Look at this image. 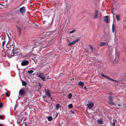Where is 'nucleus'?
Wrapping results in <instances>:
<instances>
[{
  "mask_svg": "<svg viewBox=\"0 0 126 126\" xmlns=\"http://www.w3.org/2000/svg\"><path fill=\"white\" fill-rule=\"evenodd\" d=\"M116 96H113L112 95H110L109 96L108 98V103L111 106H112L113 105L115 106V103L113 101L114 99H115V98H113L114 97H116Z\"/></svg>",
  "mask_w": 126,
  "mask_h": 126,
  "instance_id": "1",
  "label": "nucleus"
},
{
  "mask_svg": "<svg viewBox=\"0 0 126 126\" xmlns=\"http://www.w3.org/2000/svg\"><path fill=\"white\" fill-rule=\"evenodd\" d=\"M116 96H113L112 95H110L109 96L108 98V103L111 106H112L113 105L115 106V103L113 101L114 99H115V98H113L114 97H116Z\"/></svg>",
  "mask_w": 126,
  "mask_h": 126,
  "instance_id": "2",
  "label": "nucleus"
},
{
  "mask_svg": "<svg viewBox=\"0 0 126 126\" xmlns=\"http://www.w3.org/2000/svg\"><path fill=\"white\" fill-rule=\"evenodd\" d=\"M12 46L13 48L15 46L13 40L10 39L6 44V47L7 48H9L11 47Z\"/></svg>",
  "mask_w": 126,
  "mask_h": 126,
  "instance_id": "3",
  "label": "nucleus"
},
{
  "mask_svg": "<svg viewBox=\"0 0 126 126\" xmlns=\"http://www.w3.org/2000/svg\"><path fill=\"white\" fill-rule=\"evenodd\" d=\"M38 77L40 78L43 81H45L46 80L45 78H46V76L47 75H45L43 72H40L39 74H37Z\"/></svg>",
  "mask_w": 126,
  "mask_h": 126,
  "instance_id": "4",
  "label": "nucleus"
},
{
  "mask_svg": "<svg viewBox=\"0 0 126 126\" xmlns=\"http://www.w3.org/2000/svg\"><path fill=\"white\" fill-rule=\"evenodd\" d=\"M26 91H28V89L26 88L25 89L22 88L21 89L19 92V94L20 95H22L24 94Z\"/></svg>",
  "mask_w": 126,
  "mask_h": 126,
  "instance_id": "5",
  "label": "nucleus"
},
{
  "mask_svg": "<svg viewBox=\"0 0 126 126\" xmlns=\"http://www.w3.org/2000/svg\"><path fill=\"white\" fill-rule=\"evenodd\" d=\"M19 10L21 13L23 15H24L25 14L26 11L25 7L23 6L21 8H20Z\"/></svg>",
  "mask_w": 126,
  "mask_h": 126,
  "instance_id": "6",
  "label": "nucleus"
},
{
  "mask_svg": "<svg viewBox=\"0 0 126 126\" xmlns=\"http://www.w3.org/2000/svg\"><path fill=\"white\" fill-rule=\"evenodd\" d=\"M51 91L49 89H47L46 90V92L45 95L47 97H50L51 99H52V97H51V94H50Z\"/></svg>",
  "mask_w": 126,
  "mask_h": 126,
  "instance_id": "7",
  "label": "nucleus"
},
{
  "mask_svg": "<svg viewBox=\"0 0 126 126\" xmlns=\"http://www.w3.org/2000/svg\"><path fill=\"white\" fill-rule=\"evenodd\" d=\"M80 40L79 38H77L75 40L73 41L72 42L69 43L68 44L69 46H71L74 44L77 43Z\"/></svg>",
  "mask_w": 126,
  "mask_h": 126,
  "instance_id": "8",
  "label": "nucleus"
},
{
  "mask_svg": "<svg viewBox=\"0 0 126 126\" xmlns=\"http://www.w3.org/2000/svg\"><path fill=\"white\" fill-rule=\"evenodd\" d=\"M101 75L102 77H105L107 78L109 80H111V81H112H112L114 82H115L113 83H116V84H117L115 82H118V81H117L116 80L111 79L110 78H109V77L107 76H106L103 74H102Z\"/></svg>",
  "mask_w": 126,
  "mask_h": 126,
  "instance_id": "9",
  "label": "nucleus"
},
{
  "mask_svg": "<svg viewBox=\"0 0 126 126\" xmlns=\"http://www.w3.org/2000/svg\"><path fill=\"white\" fill-rule=\"evenodd\" d=\"M29 63V62L27 60H23L21 63L22 66H25L27 65Z\"/></svg>",
  "mask_w": 126,
  "mask_h": 126,
  "instance_id": "10",
  "label": "nucleus"
},
{
  "mask_svg": "<svg viewBox=\"0 0 126 126\" xmlns=\"http://www.w3.org/2000/svg\"><path fill=\"white\" fill-rule=\"evenodd\" d=\"M89 109H91L94 105V104L92 102H90L87 105Z\"/></svg>",
  "mask_w": 126,
  "mask_h": 126,
  "instance_id": "11",
  "label": "nucleus"
},
{
  "mask_svg": "<svg viewBox=\"0 0 126 126\" xmlns=\"http://www.w3.org/2000/svg\"><path fill=\"white\" fill-rule=\"evenodd\" d=\"M13 51L12 52L13 56H15L17 55L18 54V52L17 50H16L15 49H13Z\"/></svg>",
  "mask_w": 126,
  "mask_h": 126,
  "instance_id": "12",
  "label": "nucleus"
},
{
  "mask_svg": "<svg viewBox=\"0 0 126 126\" xmlns=\"http://www.w3.org/2000/svg\"><path fill=\"white\" fill-rule=\"evenodd\" d=\"M95 15L94 17V18H97L98 16V11L97 10H95Z\"/></svg>",
  "mask_w": 126,
  "mask_h": 126,
  "instance_id": "13",
  "label": "nucleus"
},
{
  "mask_svg": "<svg viewBox=\"0 0 126 126\" xmlns=\"http://www.w3.org/2000/svg\"><path fill=\"white\" fill-rule=\"evenodd\" d=\"M16 27L17 29V32L18 34L19 35H20V34L21 31V28L20 27L18 26H16Z\"/></svg>",
  "mask_w": 126,
  "mask_h": 126,
  "instance_id": "14",
  "label": "nucleus"
},
{
  "mask_svg": "<svg viewBox=\"0 0 126 126\" xmlns=\"http://www.w3.org/2000/svg\"><path fill=\"white\" fill-rule=\"evenodd\" d=\"M79 85L81 86L82 87H83L84 85V83L83 82H82L81 81H79L78 83Z\"/></svg>",
  "mask_w": 126,
  "mask_h": 126,
  "instance_id": "15",
  "label": "nucleus"
},
{
  "mask_svg": "<svg viewBox=\"0 0 126 126\" xmlns=\"http://www.w3.org/2000/svg\"><path fill=\"white\" fill-rule=\"evenodd\" d=\"M97 122L99 124H102L103 123V121L101 119H98L97 120Z\"/></svg>",
  "mask_w": 126,
  "mask_h": 126,
  "instance_id": "16",
  "label": "nucleus"
},
{
  "mask_svg": "<svg viewBox=\"0 0 126 126\" xmlns=\"http://www.w3.org/2000/svg\"><path fill=\"white\" fill-rule=\"evenodd\" d=\"M106 44V43L104 42H102L99 44V46H105Z\"/></svg>",
  "mask_w": 126,
  "mask_h": 126,
  "instance_id": "17",
  "label": "nucleus"
},
{
  "mask_svg": "<svg viewBox=\"0 0 126 126\" xmlns=\"http://www.w3.org/2000/svg\"><path fill=\"white\" fill-rule=\"evenodd\" d=\"M60 107V105L58 103L56 105V109L58 110Z\"/></svg>",
  "mask_w": 126,
  "mask_h": 126,
  "instance_id": "18",
  "label": "nucleus"
},
{
  "mask_svg": "<svg viewBox=\"0 0 126 126\" xmlns=\"http://www.w3.org/2000/svg\"><path fill=\"white\" fill-rule=\"evenodd\" d=\"M48 120L49 121H50L52 120V117L51 116H48L47 117Z\"/></svg>",
  "mask_w": 126,
  "mask_h": 126,
  "instance_id": "19",
  "label": "nucleus"
},
{
  "mask_svg": "<svg viewBox=\"0 0 126 126\" xmlns=\"http://www.w3.org/2000/svg\"><path fill=\"white\" fill-rule=\"evenodd\" d=\"M22 86H26L27 84L26 82L24 81H22Z\"/></svg>",
  "mask_w": 126,
  "mask_h": 126,
  "instance_id": "20",
  "label": "nucleus"
},
{
  "mask_svg": "<svg viewBox=\"0 0 126 126\" xmlns=\"http://www.w3.org/2000/svg\"><path fill=\"white\" fill-rule=\"evenodd\" d=\"M72 94L71 93H69L68 96H67V98H68L69 99L71 98L72 97Z\"/></svg>",
  "mask_w": 126,
  "mask_h": 126,
  "instance_id": "21",
  "label": "nucleus"
},
{
  "mask_svg": "<svg viewBox=\"0 0 126 126\" xmlns=\"http://www.w3.org/2000/svg\"><path fill=\"white\" fill-rule=\"evenodd\" d=\"M105 16L106 17V18L105 19V22H106L107 23L109 22V20L107 18V16Z\"/></svg>",
  "mask_w": 126,
  "mask_h": 126,
  "instance_id": "22",
  "label": "nucleus"
},
{
  "mask_svg": "<svg viewBox=\"0 0 126 126\" xmlns=\"http://www.w3.org/2000/svg\"><path fill=\"white\" fill-rule=\"evenodd\" d=\"M116 17L118 21L120 20V15H116Z\"/></svg>",
  "mask_w": 126,
  "mask_h": 126,
  "instance_id": "23",
  "label": "nucleus"
},
{
  "mask_svg": "<svg viewBox=\"0 0 126 126\" xmlns=\"http://www.w3.org/2000/svg\"><path fill=\"white\" fill-rule=\"evenodd\" d=\"M73 105L72 104H69L68 105V107L70 109H71L73 108Z\"/></svg>",
  "mask_w": 126,
  "mask_h": 126,
  "instance_id": "24",
  "label": "nucleus"
},
{
  "mask_svg": "<svg viewBox=\"0 0 126 126\" xmlns=\"http://www.w3.org/2000/svg\"><path fill=\"white\" fill-rule=\"evenodd\" d=\"M113 122L112 124L113 126H115V124L116 120L115 119H113Z\"/></svg>",
  "mask_w": 126,
  "mask_h": 126,
  "instance_id": "25",
  "label": "nucleus"
},
{
  "mask_svg": "<svg viewBox=\"0 0 126 126\" xmlns=\"http://www.w3.org/2000/svg\"><path fill=\"white\" fill-rule=\"evenodd\" d=\"M112 32H114L115 30L114 26V25L113 24L112 25Z\"/></svg>",
  "mask_w": 126,
  "mask_h": 126,
  "instance_id": "26",
  "label": "nucleus"
},
{
  "mask_svg": "<svg viewBox=\"0 0 126 126\" xmlns=\"http://www.w3.org/2000/svg\"><path fill=\"white\" fill-rule=\"evenodd\" d=\"M39 89H41L42 86V84L41 83H39Z\"/></svg>",
  "mask_w": 126,
  "mask_h": 126,
  "instance_id": "27",
  "label": "nucleus"
},
{
  "mask_svg": "<svg viewBox=\"0 0 126 126\" xmlns=\"http://www.w3.org/2000/svg\"><path fill=\"white\" fill-rule=\"evenodd\" d=\"M33 70H30L28 71H27V72L29 74H31L33 73Z\"/></svg>",
  "mask_w": 126,
  "mask_h": 126,
  "instance_id": "28",
  "label": "nucleus"
},
{
  "mask_svg": "<svg viewBox=\"0 0 126 126\" xmlns=\"http://www.w3.org/2000/svg\"><path fill=\"white\" fill-rule=\"evenodd\" d=\"M5 94L6 95V96L7 97H9L10 96V94L8 93L7 92H6L5 93Z\"/></svg>",
  "mask_w": 126,
  "mask_h": 126,
  "instance_id": "29",
  "label": "nucleus"
},
{
  "mask_svg": "<svg viewBox=\"0 0 126 126\" xmlns=\"http://www.w3.org/2000/svg\"><path fill=\"white\" fill-rule=\"evenodd\" d=\"M88 46L90 47V48L91 50H93V48L92 46H91L90 45H89Z\"/></svg>",
  "mask_w": 126,
  "mask_h": 126,
  "instance_id": "30",
  "label": "nucleus"
},
{
  "mask_svg": "<svg viewBox=\"0 0 126 126\" xmlns=\"http://www.w3.org/2000/svg\"><path fill=\"white\" fill-rule=\"evenodd\" d=\"M3 107V104L1 102L0 103V108H1Z\"/></svg>",
  "mask_w": 126,
  "mask_h": 126,
  "instance_id": "31",
  "label": "nucleus"
},
{
  "mask_svg": "<svg viewBox=\"0 0 126 126\" xmlns=\"http://www.w3.org/2000/svg\"><path fill=\"white\" fill-rule=\"evenodd\" d=\"M75 31V30H73L71 31H70L69 32L70 33H72L74 32Z\"/></svg>",
  "mask_w": 126,
  "mask_h": 126,
  "instance_id": "32",
  "label": "nucleus"
},
{
  "mask_svg": "<svg viewBox=\"0 0 126 126\" xmlns=\"http://www.w3.org/2000/svg\"><path fill=\"white\" fill-rule=\"evenodd\" d=\"M70 112L72 114H75V112L74 111L72 110H71V111H70Z\"/></svg>",
  "mask_w": 126,
  "mask_h": 126,
  "instance_id": "33",
  "label": "nucleus"
},
{
  "mask_svg": "<svg viewBox=\"0 0 126 126\" xmlns=\"http://www.w3.org/2000/svg\"><path fill=\"white\" fill-rule=\"evenodd\" d=\"M5 41H3V42L2 43V46L3 47V46H4V45L5 44Z\"/></svg>",
  "mask_w": 126,
  "mask_h": 126,
  "instance_id": "34",
  "label": "nucleus"
},
{
  "mask_svg": "<svg viewBox=\"0 0 126 126\" xmlns=\"http://www.w3.org/2000/svg\"><path fill=\"white\" fill-rule=\"evenodd\" d=\"M3 116L1 115H0V119H3Z\"/></svg>",
  "mask_w": 126,
  "mask_h": 126,
  "instance_id": "35",
  "label": "nucleus"
},
{
  "mask_svg": "<svg viewBox=\"0 0 126 126\" xmlns=\"http://www.w3.org/2000/svg\"><path fill=\"white\" fill-rule=\"evenodd\" d=\"M1 38L2 40H4L5 39V37H4L3 36V37H1Z\"/></svg>",
  "mask_w": 126,
  "mask_h": 126,
  "instance_id": "36",
  "label": "nucleus"
},
{
  "mask_svg": "<svg viewBox=\"0 0 126 126\" xmlns=\"http://www.w3.org/2000/svg\"><path fill=\"white\" fill-rule=\"evenodd\" d=\"M23 118H24V121H25L26 120V117H23Z\"/></svg>",
  "mask_w": 126,
  "mask_h": 126,
  "instance_id": "37",
  "label": "nucleus"
},
{
  "mask_svg": "<svg viewBox=\"0 0 126 126\" xmlns=\"http://www.w3.org/2000/svg\"><path fill=\"white\" fill-rule=\"evenodd\" d=\"M43 97L44 98L46 99V98L47 97L46 96V95H45V96H43Z\"/></svg>",
  "mask_w": 126,
  "mask_h": 126,
  "instance_id": "38",
  "label": "nucleus"
},
{
  "mask_svg": "<svg viewBox=\"0 0 126 126\" xmlns=\"http://www.w3.org/2000/svg\"><path fill=\"white\" fill-rule=\"evenodd\" d=\"M43 24H44L45 23V21H43Z\"/></svg>",
  "mask_w": 126,
  "mask_h": 126,
  "instance_id": "39",
  "label": "nucleus"
},
{
  "mask_svg": "<svg viewBox=\"0 0 126 126\" xmlns=\"http://www.w3.org/2000/svg\"><path fill=\"white\" fill-rule=\"evenodd\" d=\"M84 89L85 90H86L87 89V88H86V86H84Z\"/></svg>",
  "mask_w": 126,
  "mask_h": 126,
  "instance_id": "40",
  "label": "nucleus"
},
{
  "mask_svg": "<svg viewBox=\"0 0 126 126\" xmlns=\"http://www.w3.org/2000/svg\"><path fill=\"white\" fill-rule=\"evenodd\" d=\"M45 102H46L47 103H48V100H47L46 99L45 101Z\"/></svg>",
  "mask_w": 126,
  "mask_h": 126,
  "instance_id": "41",
  "label": "nucleus"
},
{
  "mask_svg": "<svg viewBox=\"0 0 126 126\" xmlns=\"http://www.w3.org/2000/svg\"><path fill=\"white\" fill-rule=\"evenodd\" d=\"M31 69L33 70H34L35 69V68H32Z\"/></svg>",
  "mask_w": 126,
  "mask_h": 126,
  "instance_id": "42",
  "label": "nucleus"
},
{
  "mask_svg": "<svg viewBox=\"0 0 126 126\" xmlns=\"http://www.w3.org/2000/svg\"><path fill=\"white\" fill-rule=\"evenodd\" d=\"M0 126H3L2 125L0 124Z\"/></svg>",
  "mask_w": 126,
  "mask_h": 126,
  "instance_id": "43",
  "label": "nucleus"
},
{
  "mask_svg": "<svg viewBox=\"0 0 126 126\" xmlns=\"http://www.w3.org/2000/svg\"><path fill=\"white\" fill-rule=\"evenodd\" d=\"M116 99L118 100V99H119V98H116Z\"/></svg>",
  "mask_w": 126,
  "mask_h": 126,
  "instance_id": "44",
  "label": "nucleus"
},
{
  "mask_svg": "<svg viewBox=\"0 0 126 126\" xmlns=\"http://www.w3.org/2000/svg\"><path fill=\"white\" fill-rule=\"evenodd\" d=\"M46 100L45 99H44V100L45 101H46Z\"/></svg>",
  "mask_w": 126,
  "mask_h": 126,
  "instance_id": "45",
  "label": "nucleus"
},
{
  "mask_svg": "<svg viewBox=\"0 0 126 126\" xmlns=\"http://www.w3.org/2000/svg\"><path fill=\"white\" fill-rule=\"evenodd\" d=\"M48 79V78H46V79Z\"/></svg>",
  "mask_w": 126,
  "mask_h": 126,
  "instance_id": "46",
  "label": "nucleus"
},
{
  "mask_svg": "<svg viewBox=\"0 0 126 126\" xmlns=\"http://www.w3.org/2000/svg\"><path fill=\"white\" fill-rule=\"evenodd\" d=\"M25 126H27V124L25 125Z\"/></svg>",
  "mask_w": 126,
  "mask_h": 126,
  "instance_id": "47",
  "label": "nucleus"
},
{
  "mask_svg": "<svg viewBox=\"0 0 126 126\" xmlns=\"http://www.w3.org/2000/svg\"><path fill=\"white\" fill-rule=\"evenodd\" d=\"M47 47H46L45 48H47Z\"/></svg>",
  "mask_w": 126,
  "mask_h": 126,
  "instance_id": "48",
  "label": "nucleus"
},
{
  "mask_svg": "<svg viewBox=\"0 0 126 126\" xmlns=\"http://www.w3.org/2000/svg\"><path fill=\"white\" fill-rule=\"evenodd\" d=\"M120 105L119 104H118V106H120Z\"/></svg>",
  "mask_w": 126,
  "mask_h": 126,
  "instance_id": "49",
  "label": "nucleus"
},
{
  "mask_svg": "<svg viewBox=\"0 0 126 126\" xmlns=\"http://www.w3.org/2000/svg\"><path fill=\"white\" fill-rule=\"evenodd\" d=\"M109 94H110V95H111V94H110V93Z\"/></svg>",
  "mask_w": 126,
  "mask_h": 126,
  "instance_id": "50",
  "label": "nucleus"
},
{
  "mask_svg": "<svg viewBox=\"0 0 126 126\" xmlns=\"http://www.w3.org/2000/svg\"><path fill=\"white\" fill-rule=\"evenodd\" d=\"M100 126H103L102 125H101Z\"/></svg>",
  "mask_w": 126,
  "mask_h": 126,
  "instance_id": "51",
  "label": "nucleus"
}]
</instances>
